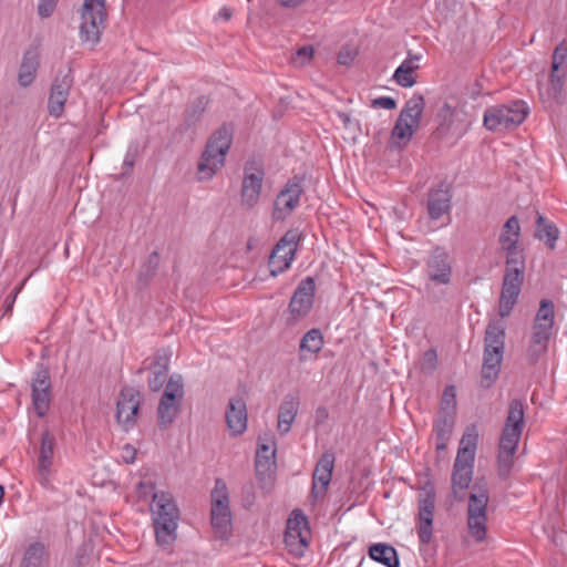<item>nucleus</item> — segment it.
I'll list each match as a JSON object with an SVG mask.
<instances>
[{
    "label": "nucleus",
    "instance_id": "nucleus-1",
    "mask_svg": "<svg viewBox=\"0 0 567 567\" xmlns=\"http://www.w3.org/2000/svg\"><path fill=\"white\" fill-rule=\"evenodd\" d=\"M519 237V221L517 217L512 216L506 220L498 236V245L501 251L505 254L507 265L498 303L501 317L509 316L522 290L525 260L518 247Z\"/></svg>",
    "mask_w": 567,
    "mask_h": 567
},
{
    "label": "nucleus",
    "instance_id": "nucleus-2",
    "mask_svg": "<svg viewBox=\"0 0 567 567\" xmlns=\"http://www.w3.org/2000/svg\"><path fill=\"white\" fill-rule=\"evenodd\" d=\"M524 427V404L520 400L509 403L502 430L497 453L498 474L507 477L513 468L516 450Z\"/></svg>",
    "mask_w": 567,
    "mask_h": 567
},
{
    "label": "nucleus",
    "instance_id": "nucleus-3",
    "mask_svg": "<svg viewBox=\"0 0 567 567\" xmlns=\"http://www.w3.org/2000/svg\"><path fill=\"white\" fill-rule=\"evenodd\" d=\"M151 513L157 544L163 547L172 545L177 537L179 520V509L172 494L159 492L158 495H154Z\"/></svg>",
    "mask_w": 567,
    "mask_h": 567
},
{
    "label": "nucleus",
    "instance_id": "nucleus-4",
    "mask_svg": "<svg viewBox=\"0 0 567 567\" xmlns=\"http://www.w3.org/2000/svg\"><path fill=\"white\" fill-rule=\"evenodd\" d=\"M231 141L233 128L228 125L212 135L197 167L199 181H209L224 166Z\"/></svg>",
    "mask_w": 567,
    "mask_h": 567
},
{
    "label": "nucleus",
    "instance_id": "nucleus-5",
    "mask_svg": "<svg viewBox=\"0 0 567 567\" xmlns=\"http://www.w3.org/2000/svg\"><path fill=\"white\" fill-rule=\"evenodd\" d=\"M528 112L527 104L520 100L491 106L484 113V125L494 132L513 130L524 122Z\"/></svg>",
    "mask_w": 567,
    "mask_h": 567
},
{
    "label": "nucleus",
    "instance_id": "nucleus-6",
    "mask_svg": "<svg viewBox=\"0 0 567 567\" xmlns=\"http://www.w3.org/2000/svg\"><path fill=\"white\" fill-rule=\"evenodd\" d=\"M425 102L421 94H413L402 109L392 130V140L398 146L406 145L419 127Z\"/></svg>",
    "mask_w": 567,
    "mask_h": 567
},
{
    "label": "nucleus",
    "instance_id": "nucleus-7",
    "mask_svg": "<svg viewBox=\"0 0 567 567\" xmlns=\"http://www.w3.org/2000/svg\"><path fill=\"white\" fill-rule=\"evenodd\" d=\"M488 492L484 486L475 485L468 498L467 529L475 542L481 543L487 536Z\"/></svg>",
    "mask_w": 567,
    "mask_h": 567
},
{
    "label": "nucleus",
    "instance_id": "nucleus-8",
    "mask_svg": "<svg viewBox=\"0 0 567 567\" xmlns=\"http://www.w3.org/2000/svg\"><path fill=\"white\" fill-rule=\"evenodd\" d=\"M105 17V0H84L80 24V38L83 43L93 48L100 42Z\"/></svg>",
    "mask_w": 567,
    "mask_h": 567
},
{
    "label": "nucleus",
    "instance_id": "nucleus-9",
    "mask_svg": "<svg viewBox=\"0 0 567 567\" xmlns=\"http://www.w3.org/2000/svg\"><path fill=\"white\" fill-rule=\"evenodd\" d=\"M210 520L217 537L225 538L231 528V512L229 507V494L226 483L217 478L210 493Z\"/></svg>",
    "mask_w": 567,
    "mask_h": 567
},
{
    "label": "nucleus",
    "instance_id": "nucleus-10",
    "mask_svg": "<svg viewBox=\"0 0 567 567\" xmlns=\"http://www.w3.org/2000/svg\"><path fill=\"white\" fill-rule=\"evenodd\" d=\"M184 398V383L179 374H173L168 379L157 408L158 423L166 427L171 425L181 411Z\"/></svg>",
    "mask_w": 567,
    "mask_h": 567
},
{
    "label": "nucleus",
    "instance_id": "nucleus-11",
    "mask_svg": "<svg viewBox=\"0 0 567 567\" xmlns=\"http://www.w3.org/2000/svg\"><path fill=\"white\" fill-rule=\"evenodd\" d=\"M300 241L298 230L287 231L274 247L269 257L271 276L276 277L290 268Z\"/></svg>",
    "mask_w": 567,
    "mask_h": 567
},
{
    "label": "nucleus",
    "instance_id": "nucleus-12",
    "mask_svg": "<svg viewBox=\"0 0 567 567\" xmlns=\"http://www.w3.org/2000/svg\"><path fill=\"white\" fill-rule=\"evenodd\" d=\"M316 293V281L312 277H306L302 279L288 305V322L297 323L305 319L313 307Z\"/></svg>",
    "mask_w": 567,
    "mask_h": 567
},
{
    "label": "nucleus",
    "instance_id": "nucleus-13",
    "mask_svg": "<svg viewBox=\"0 0 567 567\" xmlns=\"http://www.w3.org/2000/svg\"><path fill=\"white\" fill-rule=\"evenodd\" d=\"M453 274L450 255L442 248H435L429 256L425 265V275L429 279L425 288L431 292L433 286H447Z\"/></svg>",
    "mask_w": 567,
    "mask_h": 567
},
{
    "label": "nucleus",
    "instance_id": "nucleus-14",
    "mask_svg": "<svg viewBox=\"0 0 567 567\" xmlns=\"http://www.w3.org/2000/svg\"><path fill=\"white\" fill-rule=\"evenodd\" d=\"M55 453V437L45 431L42 433L41 443L35 460V478L41 486L49 488L51 486V477L53 475Z\"/></svg>",
    "mask_w": 567,
    "mask_h": 567
},
{
    "label": "nucleus",
    "instance_id": "nucleus-15",
    "mask_svg": "<svg viewBox=\"0 0 567 567\" xmlns=\"http://www.w3.org/2000/svg\"><path fill=\"white\" fill-rule=\"evenodd\" d=\"M140 403V392L136 389L131 386L122 389L117 400L116 419L125 431L135 425Z\"/></svg>",
    "mask_w": 567,
    "mask_h": 567
},
{
    "label": "nucleus",
    "instance_id": "nucleus-16",
    "mask_svg": "<svg viewBox=\"0 0 567 567\" xmlns=\"http://www.w3.org/2000/svg\"><path fill=\"white\" fill-rule=\"evenodd\" d=\"M309 527L307 517L295 509L287 520L285 543L291 550L301 551L308 545Z\"/></svg>",
    "mask_w": 567,
    "mask_h": 567
},
{
    "label": "nucleus",
    "instance_id": "nucleus-17",
    "mask_svg": "<svg viewBox=\"0 0 567 567\" xmlns=\"http://www.w3.org/2000/svg\"><path fill=\"white\" fill-rule=\"evenodd\" d=\"M302 193L301 185L290 181L285 188L278 194L275 200L274 218L284 220L298 206Z\"/></svg>",
    "mask_w": 567,
    "mask_h": 567
},
{
    "label": "nucleus",
    "instance_id": "nucleus-18",
    "mask_svg": "<svg viewBox=\"0 0 567 567\" xmlns=\"http://www.w3.org/2000/svg\"><path fill=\"white\" fill-rule=\"evenodd\" d=\"M334 467V455L326 452L319 458L312 476V495L315 498L323 497L331 482Z\"/></svg>",
    "mask_w": 567,
    "mask_h": 567
},
{
    "label": "nucleus",
    "instance_id": "nucleus-19",
    "mask_svg": "<svg viewBox=\"0 0 567 567\" xmlns=\"http://www.w3.org/2000/svg\"><path fill=\"white\" fill-rule=\"evenodd\" d=\"M227 429L233 436L241 435L248 425L246 402L243 398H230L226 409Z\"/></svg>",
    "mask_w": 567,
    "mask_h": 567
},
{
    "label": "nucleus",
    "instance_id": "nucleus-20",
    "mask_svg": "<svg viewBox=\"0 0 567 567\" xmlns=\"http://www.w3.org/2000/svg\"><path fill=\"white\" fill-rule=\"evenodd\" d=\"M50 377L47 370H38L32 382V403L39 416H44L51 401Z\"/></svg>",
    "mask_w": 567,
    "mask_h": 567
},
{
    "label": "nucleus",
    "instance_id": "nucleus-21",
    "mask_svg": "<svg viewBox=\"0 0 567 567\" xmlns=\"http://www.w3.org/2000/svg\"><path fill=\"white\" fill-rule=\"evenodd\" d=\"M71 86L72 79L69 75L54 80L48 100V111L51 116L59 118L63 114Z\"/></svg>",
    "mask_w": 567,
    "mask_h": 567
},
{
    "label": "nucleus",
    "instance_id": "nucleus-22",
    "mask_svg": "<svg viewBox=\"0 0 567 567\" xmlns=\"http://www.w3.org/2000/svg\"><path fill=\"white\" fill-rule=\"evenodd\" d=\"M276 442L272 436L259 439L256 452V472L257 475H270L276 466Z\"/></svg>",
    "mask_w": 567,
    "mask_h": 567
},
{
    "label": "nucleus",
    "instance_id": "nucleus-23",
    "mask_svg": "<svg viewBox=\"0 0 567 567\" xmlns=\"http://www.w3.org/2000/svg\"><path fill=\"white\" fill-rule=\"evenodd\" d=\"M264 182V172L246 169L241 186V204L246 208L255 207L260 198Z\"/></svg>",
    "mask_w": 567,
    "mask_h": 567
},
{
    "label": "nucleus",
    "instance_id": "nucleus-24",
    "mask_svg": "<svg viewBox=\"0 0 567 567\" xmlns=\"http://www.w3.org/2000/svg\"><path fill=\"white\" fill-rule=\"evenodd\" d=\"M551 333L553 331L540 327H532L530 337L526 347V359L530 364H535L547 352Z\"/></svg>",
    "mask_w": 567,
    "mask_h": 567
},
{
    "label": "nucleus",
    "instance_id": "nucleus-25",
    "mask_svg": "<svg viewBox=\"0 0 567 567\" xmlns=\"http://www.w3.org/2000/svg\"><path fill=\"white\" fill-rule=\"evenodd\" d=\"M40 68V52L37 49H30L24 52L18 70V83L22 87L30 86Z\"/></svg>",
    "mask_w": 567,
    "mask_h": 567
},
{
    "label": "nucleus",
    "instance_id": "nucleus-26",
    "mask_svg": "<svg viewBox=\"0 0 567 567\" xmlns=\"http://www.w3.org/2000/svg\"><path fill=\"white\" fill-rule=\"evenodd\" d=\"M474 462L455 457L452 472V487L455 496L470 486L473 478Z\"/></svg>",
    "mask_w": 567,
    "mask_h": 567
},
{
    "label": "nucleus",
    "instance_id": "nucleus-27",
    "mask_svg": "<svg viewBox=\"0 0 567 567\" xmlns=\"http://www.w3.org/2000/svg\"><path fill=\"white\" fill-rule=\"evenodd\" d=\"M421 55L409 53L393 74L395 83L402 87H412L415 83L414 72L420 68Z\"/></svg>",
    "mask_w": 567,
    "mask_h": 567
},
{
    "label": "nucleus",
    "instance_id": "nucleus-28",
    "mask_svg": "<svg viewBox=\"0 0 567 567\" xmlns=\"http://www.w3.org/2000/svg\"><path fill=\"white\" fill-rule=\"evenodd\" d=\"M451 208V194L447 188L440 187L429 194L427 212L431 219H439Z\"/></svg>",
    "mask_w": 567,
    "mask_h": 567
},
{
    "label": "nucleus",
    "instance_id": "nucleus-29",
    "mask_svg": "<svg viewBox=\"0 0 567 567\" xmlns=\"http://www.w3.org/2000/svg\"><path fill=\"white\" fill-rule=\"evenodd\" d=\"M324 346V338L320 329L312 328L308 330L299 343L300 360H307L310 357H316Z\"/></svg>",
    "mask_w": 567,
    "mask_h": 567
},
{
    "label": "nucleus",
    "instance_id": "nucleus-30",
    "mask_svg": "<svg viewBox=\"0 0 567 567\" xmlns=\"http://www.w3.org/2000/svg\"><path fill=\"white\" fill-rule=\"evenodd\" d=\"M503 355L504 352L484 349L482 380L485 386H491L498 378Z\"/></svg>",
    "mask_w": 567,
    "mask_h": 567
},
{
    "label": "nucleus",
    "instance_id": "nucleus-31",
    "mask_svg": "<svg viewBox=\"0 0 567 567\" xmlns=\"http://www.w3.org/2000/svg\"><path fill=\"white\" fill-rule=\"evenodd\" d=\"M505 323L501 320L491 321L485 330L484 349L504 352L505 350Z\"/></svg>",
    "mask_w": 567,
    "mask_h": 567
},
{
    "label": "nucleus",
    "instance_id": "nucleus-32",
    "mask_svg": "<svg viewBox=\"0 0 567 567\" xmlns=\"http://www.w3.org/2000/svg\"><path fill=\"white\" fill-rule=\"evenodd\" d=\"M298 409L299 401L297 398L288 396L281 402L277 424V429L280 434H287L290 431L291 425L296 420Z\"/></svg>",
    "mask_w": 567,
    "mask_h": 567
},
{
    "label": "nucleus",
    "instance_id": "nucleus-33",
    "mask_svg": "<svg viewBox=\"0 0 567 567\" xmlns=\"http://www.w3.org/2000/svg\"><path fill=\"white\" fill-rule=\"evenodd\" d=\"M478 429L477 425L471 424L468 425L460 441V446L457 450L456 457L463 458V460H470L475 461L476 455V449L478 444Z\"/></svg>",
    "mask_w": 567,
    "mask_h": 567
},
{
    "label": "nucleus",
    "instance_id": "nucleus-34",
    "mask_svg": "<svg viewBox=\"0 0 567 567\" xmlns=\"http://www.w3.org/2000/svg\"><path fill=\"white\" fill-rule=\"evenodd\" d=\"M455 416L451 414H440L434 424V433L436 436V450L444 451L451 440Z\"/></svg>",
    "mask_w": 567,
    "mask_h": 567
},
{
    "label": "nucleus",
    "instance_id": "nucleus-35",
    "mask_svg": "<svg viewBox=\"0 0 567 567\" xmlns=\"http://www.w3.org/2000/svg\"><path fill=\"white\" fill-rule=\"evenodd\" d=\"M369 556L371 559L386 566L399 567L400 560L396 550L386 544L378 543L369 548Z\"/></svg>",
    "mask_w": 567,
    "mask_h": 567
},
{
    "label": "nucleus",
    "instance_id": "nucleus-36",
    "mask_svg": "<svg viewBox=\"0 0 567 567\" xmlns=\"http://www.w3.org/2000/svg\"><path fill=\"white\" fill-rule=\"evenodd\" d=\"M567 74L556 73L554 71L550 72V78L546 91L542 93L548 100H553L554 102L561 104L565 101V92L564 84Z\"/></svg>",
    "mask_w": 567,
    "mask_h": 567
},
{
    "label": "nucleus",
    "instance_id": "nucleus-37",
    "mask_svg": "<svg viewBox=\"0 0 567 567\" xmlns=\"http://www.w3.org/2000/svg\"><path fill=\"white\" fill-rule=\"evenodd\" d=\"M554 319V303L547 299L542 300L533 326L553 331Z\"/></svg>",
    "mask_w": 567,
    "mask_h": 567
},
{
    "label": "nucleus",
    "instance_id": "nucleus-38",
    "mask_svg": "<svg viewBox=\"0 0 567 567\" xmlns=\"http://www.w3.org/2000/svg\"><path fill=\"white\" fill-rule=\"evenodd\" d=\"M45 560L47 550L44 545L34 543L27 548L22 561V567H41Z\"/></svg>",
    "mask_w": 567,
    "mask_h": 567
},
{
    "label": "nucleus",
    "instance_id": "nucleus-39",
    "mask_svg": "<svg viewBox=\"0 0 567 567\" xmlns=\"http://www.w3.org/2000/svg\"><path fill=\"white\" fill-rule=\"evenodd\" d=\"M536 236L545 240L550 248H554L558 239V230L553 224L546 221L543 216L538 215Z\"/></svg>",
    "mask_w": 567,
    "mask_h": 567
},
{
    "label": "nucleus",
    "instance_id": "nucleus-40",
    "mask_svg": "<svg viewBox=\"0 0 567 567\" xmlns=\"http://www.w3.org/2000/svg\"><path fill=\"white\" fill-rule=\"evenodd\" d=\"M551 71L567 74V41H561L553 52Z\"/></svg>",
    "mask_w": 567,
    "mask_h": 567
},
{
    "label": "nucleus",
    "instance_id": "nucleus-41",
    "mask_svg": "<svg viewBox=\"0 0 567 567\" xmlns=\"http://www.w3.org/2000/svg\"><path fill=\"white\" fill-rule=\"evenodd\" d=\"M456 409V389L454 385H447L443 392L440 414H451L455 416Z\"/></svg>",
    "mask_w": 567,
    "mask_h": 567
},
{
    "label": "nucleus",
    "instance_id": "nucleus-42",
    "mask_svg": "<svg viewBox=\"0 0 567 567\" xmlns=\"http://www.w3.org/2000/svg\"><path fill=\"white\" fill-rule=\"evenodd\" d=\"M456 114L457 112L454 106H452L449 103H444L437 112L440 128L443 131H450L452 128L453 120L456 116Z\"/></svg>",
    "mask_w": 567,
    "mask_h": 567
},
{
    "label": "nucleus",
    "instance_id": "nucleus-43",
    "mask_svg": "<svg viewBox=\"0 0 567 567\" xmlns=\"http://www.w3.org/2000/svg\"><path fill=\"white\" fill-rule=\"evenodd\" d=\"M435 508V499L433 495H427L420 501L419 505V522L433 523Z\"/></svg>",
    "mask_w": 567,
    "mask_h": 567
},
{
    "label": "nucleus",
    "instance_id": "nucleus-44",
    "mask_svg": "<svg viewBox=\"0 0 567 567\" xmlns=\"http://www.w3.org/2000/svg\"><path fill=\"white\" fill-rule=\"evenodd\" d=\"M158 494L159 492L155 491V485L151 481H142L136 486V495L140 499H152V503H154V495Z\"/></svg>",
    "mask_w": 567,
    "mask_h": 567
},
{
    "label": "nucleus",
    "instance_id": "nucleus-45",
    "mask_svg": "<svg viewBox=\"0 0 567 567\" xmlns=\"http://www.w3.org/2000/svg\"><path fill=\"white\" fill-rule=\"evenodd\" d=\"M206 107V101L204 97H199L190 110L186 112V122L190 125L194 124L197 118L204 113Z\"/></svg>",
    "mask_w": 567,
    "mask_h": 567
},
{
    "label": "nucleus",
    "instance_id": "nucleus-46",
    "mask_svg": "<svg viewBox=\"0 0 567 567\" xmlns=\"http://www.w3.org/2000/svg\"><path fill=\"white\" fill-rule=\"evenodd\" d=\"M313 56V49L311 47L300 48L292 56V63L295 66L306 65Z\"/></svg>",
    "mask_w": 567,
    "mask_h": 567
},
{
    "label": "nucleus",
    "instance_id": "nucleus-47",
    "mask_svg": "<svg viewBox=\"0 0 567 567\" xmlns=\"http://www.w3.org/2000/svg\"><path fill=\"white\" fill-rule=\"evenodd\" d=\"M436 351L433 349L425 351L421 360V369L426 372H432L436 368Z\"/></svg>",
    "mask_w": 567,
    "mask_h": 567
},
{
    "label": "nucleus",
    "instance_id": "nucleus-48",
    "mask_svg": "<svg viewBox=\"0 0 567 567\" xmlns=\"http://www.w3.org/2000/svg\"><path fill=\"white\" fill-rule=\"evenodd\" d=\"M357 54H358V51L355 48H352L349 45L343 47L338 54V62L341 65L348 66L354 61Z\"/></svg>",
    "mask_w": 567,
    "mask_h": 567
},
{
    "label": "nucleus",
    "instance_id": "nucleus-49",
    "mask_svg": "<svg viewBox=\"0 0 567 567\" xmlns=\"http://www.w3.org/2000/svg\"><path fill=\"white\" fill-rule=\"evenodd\" d=\"M153 377L148 380V385L153 391H158L166 380V368L159 371H153Z\"/></svg>",
    "mask_w": 567,
    "mask_h": 567
},
{
    "label": "nucleus",
    "instance_id": "nucleus-50",
    "mask_svg": "<svg viewBox=\"0 0 567 567\" xmlns=\"http://www.w3.org/2000/svg\"><path fill=\"white\" fill-rule=\"evenodd\" d=\"M433 523H425V522H419V539L422 544H429L432 539L433 529H432Z\"/></svg>",
    "mask_w": 567,
    "mask_h": 567
},
{
    "label": "nucleus",
    "instance_id": "nucleus-51",
    "mask_svg": "<svg viewBox=\"0 0 567 567\" xmlns=\"http://www.w3.org/2000/svg\"><path fill=\"white\" fill-rule=\"evenodd\" d=\"M58 0H40L38 4V13L42 18L51 16L55 9Z\"/></svg>",
    "mask_w": 567,
    "mask_h": 567
},
{
    "label": "nucleus",
    "instance_id": "nucleus-52",
    "mask_svg": "<svg viewBox=\"0 0 567 567\" xmlns=\"http://www.w3.org/2000/svg\"><path fill=\"white\" fill-rule=\"evenodd\" d=\"M136 156H137V147L131 145L126 152V155H125L124 162H123V165L127 171H131L133 168Z\"/></svg>",
    "mask_w": 567,
    "mask_h": 567
},
{
    "label": "nucleus",
    "instance_id": "nucleus-53",
    "mask_svg": "<svg viewBox=\"0 0 567 567\" xmlns=\"http://www.w3.org/2000/svg\"><path fill=\"white\" fill-rule=\"evenodd\" d=\"M373 105L384 110H393L396 106L395 101L389 96L375 99Z\"/></svg>",
    "mask_w": 567,
    "mask_h": 567
},
{
    "label": "nucleus",
    "instance_id": "nucleus-54",
    "mask_svg": "<svg viewBox=\"0 0 567 567\" xmlns=\"http://www.w3.org/2000/svg\"><path fill=\"white\" fill-rule=\"evenodd\" d=\"M135 455L136 450L132 445L126 444L122 447L121 457L125 463H133L135 460Z\"/></svg>",
    "mask_w": 567,
    "mask_h": 567
},
{
    "label": "nucleus",
    "instance_id": "nucleus-55",
    "mask_svg": "<svg viewBox=\"0 0 567 567\" xmlns=\"http://www.w3.org/2000/svg\"><path fill=\"white\" fill-rule=\"evenodd\" d=\"M339 121L343 124L346 128L354 130L357 127V122L351 118V116L347 113L340 112L338 113Z\"/></svg>",
    "mask_w": 567,
    "mask_h": 567
},
{
    "label": "nucleus",
    "instance_id": "nucleus-56",
    "mask_svg": "<svg viewBox=\"0 0 567 567\" xmlns=\"http://www.w3.org/2000/svg\"><path fill=\"white\" fill-rule=\"evenodd\" d=\"M305 0H278L279 4L286 8H296L300 6Z\"/></svg>",
    "mask_w": 567,
    "mask_h": 567
},
{
    "label": "nucleus",
    "instance_id": "nucleus-57",
    "mask_svg": "<svg viewBox=\"0 0 567 567\" xmlns=\"http://www.w3.org/2000/svg\"><path fill=\"white\" fill-rule=\"evenodd\" d=\"M25 281H27V279H24V280L22 281V284H21V285H20V286L14 290V293H13V296H12V302H14V300H16V298H17L18 293L22 290L23 285L25 284Z\"/></svg>",
    "mask_w": 567,
    "mask_h": 567
},
{
    "label": "nucleus",
    "instance_id": "nucleus-58",
    "mask_svg": "<svg viewBox=\"0 0 567 567\" xmlns=\"http://www.w3.org/2000/svg\"><path fill=\"white\" fill-rule=\"evenodd\" d=\"M219 16H221L225 20H228L230 18V12L228 11V9H221L219 11Z\"/></svg>",
    "mask_w": 567,
    "mask_h": 567
}]
</instances>
